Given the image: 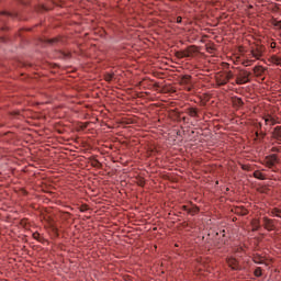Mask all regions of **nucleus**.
<instances>
[{
    "label": "nucleus",
    "mask_w": 281,
    "mask_h": 281,
    "mask_svg": "<svg viewBox=\"0 0 281 281\" xmlns=\"http://www.w3.org/2000/svg\"><path fill=\"white\" fill-rule=\"evenodd\" d=\"M272 137L276 139V142L281 144V126L274 127L273 133H272Z\"/></svg>",
    "instance_id": "obj_8"
},
{
    "label": "nucleus",
    "mask_w": 281,
    "mask_h": 281,
    "mask_svg": "<svg viewBox=\"0 0 281 281\" xmlns=\"http://www.w3.org/2000/svg\"><path fill=\"white\" fill-rule=\"evenodd\" d=\"M187 113L188 115H190V117H199V112L194 108H189L187 110Z\"/></svg>",
    "instance_id": "obj_12"
},
{
    "label": "nucleus",
    "mask_w": 281,
    "mask_h": 281,
    "mask_svg": "<svg viewBox=\"0 0 281 281\" xmlns=\"http://www.w3.org/2000/svg\"><path fill=\"white\" fill-rule=\"evenodd\" d=\"M254 177H255V179H259L260 181H265V179H266L265 175L260 171H255Z\"/></svg>",
    "instance_id": "obj_15"
},
{
    "label": "nucleus",
    "mask_w": 281,
    "mask_h": 281,
    "mask_svg": "<svg viewBox=\"0 0 281 281\" xmlns=\"http://www.w3.org/2000/svg\"><path fill=\"white\" fill-rule=\"evenodd\" d=\"M233 74L234 78H236V85H247V82H249V76H251V72L238 68H236Z\"/></svg>",
    "instance_id": "obj_1"
},
{
    "label": "nucleus",
    "mask_w": 281,
    "mask_h": 281,
    "mask_svg": "<svg viewBox=\"0 0 281 281\" xmlns=\"http://www.w3.org/2000/svg\"><path fill=\"white\" fill-rule=\"evenodd\" d=\"M272 151H273V153H280V149L277 148V147H274V148H272Z\"/></svg>",
    "instance_id": "obj_27"
},
{
    "label": "nucleus",
    "mask_w": 281,
    "mask_h": 281,
    "mask_svg": "<svg viewBox=\"0 0 281 281\" xmlns=\"http://www.w3.org/2000/svg\"><path fill=\"white\" fill-rule=\"evenodd\" d=\"M236 213H237V214H241V216H247L248 211H247V209H238V210L236 211Z\"/></svg>",
    "instance_id": "obj_19"
},
{
    "label": "nucleus",
    "mask_w": 281,
    "mask_h": 281,
    "mask_svg": "<svg viewBox=\"0 0 281 281\" xmlns=\"http://www.w3.org/2000/svg\"><path fill=\"white\" fill-rule=\"evenodd\" d=\"M233 102V106H236V109H240V106H243L244 102L243 99L238 98V97H234L232 99Z\"/></svg>",
    "instance_id": "obj_10"
},
{
    "label": "nucleus",
    "mask_w": 281,
    "mask_h": 281,
    "mask_svg": "<svg viewBox=\"0 0 281 281\" xmlns=\"http://www.w3.org/2000/svg\"><path fill=\"white\" fill-rule=\"evenodd\" d=\"M232 78H234V71L232 70L217 72L215 76L217 87H225V85H227Z\"/></svg>",
    "instance_id": "obj_2"
},
{
    "label": "nucleus",
    "mask_w": 281,
    "mask_h": 281,
    "mask_svg": "<svg viewBox=\"0 0 281 281\" xmlns=\"http://www.w3.org/2000/svg\"><path fill=\"white\" fill-rule=\"evenodd\" d=\"M1 14H7L8 16H10V13H7V12H1Z\"/></svg>",
    "instance_id": "obj_29"
},
{
    "label": "nucleus",
    "mask_w": 281,
    "mask_h": 281,
    "mask_svg": "<svg viewBox=\"0 0 281 281\" xmlns=\"http://www.w3.org/2000/svg\"><path fill=\"white\" fill-rule=\"evenodd\" d=\"M272 214H274V216H278L279 218H281V209H274L272 211Z\"/></svg>",
    "instance_id": "obj_21"
},
{
    "label": "nucleus",
    "mask_w": 281,
    "mask_h": 281,
    "mask_svg": "<svg viewBox=\"0 0 281 281\" xmlns=\"http://www.w3.org/2000/svg\"><path fill=\"white\" fill-rule=\"evenodd\" d=\"M33 238H34L35 240H40V243L43 240V237H41V235L37 234V233H34V234H33Z\"/></svg>",
    "instance_id": "obj_23"
},
{
    "label": "nucleus",
    "mask_w": 281,
    "mask_h": 281,
    "mask_svg": "<svg viewBox=\"0 0 281 281\" xmlns=\"http://www.w3.org/2000/svg\"><path fill=\"white\" fill-rule=\"evenodd\" d=\"M263 120H265L267 126H276V124H278V120L276 119V116L270 115V114H267L263 117Z\"/></svg>",
    "instance_id": "obj_6"
},
{
    "label": "nucleus",
    "mask_w": 281,
    "mask_h": 281,
    "mask_svg": "<svg viewBox=\"0 0 281 281\" xmlns=\"http://www.w3.org/2000/svg\"><path fill=\"white\" fill-rule=\"evenodd\" d=\"M252 63H256V60L248 59V60H246V61L243 63V66H244V67H250V65H251Z\"/></svg>",
    "instance_id": "obj_22"
},
{
    "label": "nucleus",
    "mask_w": 281,
    "mask_h": 281,
    "mask_svg": "<svg viewBox=\"0 0 281 281\" xmlns=\"http://www.w3.org/2000/svg\"><path fill=\"white\" fill-rule=\"evenodd\" d=\"M271 60L274 65H281V58L278 56H272Z\"/></svg>",
    "instance_id": "obj_18"
},
{
    "label": "nucleus",
    "mask_w": 281,
    "mask_h": 281,
    "mask_svg": "<svg viewBox=\"0 0 281 281\" xmlns=\"http://www.w3.org/2000/svg\"><path fill=\"white\" fill-rule=\"evenodd\" d=\"M92 166H93L94 168H101L102 164H100V161H98V160H94V161L92 162Z\"/></svg>",
    "instance_id": "obj_24"
},
{
    "label": "nucleus",
    "mask_w": 281,
    "mask_h": 281,
    "mask_svg": "<svg viewBox=\"0 0 281 281\" xmlns=\"http://www.w3.org/2000/svg\"><path fill=\"white\" fill-rule=\"evenodd\" d=\"M145 183H146V182H145L144 180H139V181H138V186H140L142 188H144Z\"/></svg>",
    "instance_id": "obj_25"
},
{
    "label": "nucleus",
    "mask_w": 281,
    "mask_h": 281,
    "mask_svg": "<svg viewBox=\"0 0 281 281\" xmlns=\"http://www.w3.org/2000/svg\"><path fill=\"white\" fill-rule=\"evenodd\" d=\"M263 227L268 229V232H273V220H269L268 217H263Z\"/></svg>",
    "instance_id": "obj_7"
},
{
    "label": "nucleus",
    "mask_w": 281,
    "mask_h": 281,
    "mask_svg": "<svg viewBox=\"0 0 281 281\" xmlns=\"http://www.w3.org/2000/svg\"><path fill=\"white\" fill-rule=\"evenodd\" d=\"M278 162H279L278 155L276 154L266 157V166H268V168H276V165Z\"/></svg>",
    "instance_id": "obj_5"
},
{
    "label": "nucleus",
    "mask_w": 281,
    "mask_h": 281,
    "mask_svg": "<svg viewBox=\"0 0 281 281\" xmlns=\"http://www.w3.org/2000/svg\"><path fill=\"white\" fill-rule=\"evenodd\" d=\"M178 58H190L192 56V53L190 50H184L177 53Z\"/></svg>",
    "instance_id": "obj_11"
},
{
    "label": "nucleus",
    "mask_w": 281,
    "mask_h": 281,
    "mask_svg": "<svg viewBox=\"0 0 281 281\" xmlns=\"http://www.w3.org/2000/svg\"><path fill=\"white\" fill-rule=\"evenodd\" d=\"M255 276H256V278H260V276H262V269L261 268H256L255 269Z\"/></svg>",
    "instance_id": "obj_20"
},
{
    "label": "nucleus",
    "mask_w": 281,
    "mask_h": 281,
    "mask_svg": "<svg viewBox=\"0 0 281 281\" xmlns=\"http://www.w3.org/2000/svg\"><path fill=\"white\" fill-rule=\"evenodd\" d=\"M182 210L187 213H189L191 216H194V214H199V207L194 206L193 209H189L188 206H182Z\"/></svg>",
    "instance_id": "obj_9"
},
{
    "label": "nucleus",
    "mask_w": 281,
    "mask_h": 281,
    "mask_svg": "<svg viewBox=\"0 0 281 281\" xmlns=\"http://www.w3.org/2000/svg\"><path fill=\"white\" fill-rule=\"evenodd\" d=\"M226 262L228 267L233 269V271H240V269H243V267H240V263H238V260H236V258L234 257L227 258Z\"/></svg>",
    "instance_id": "obj_4"
},
{
    "label": "nucleus",
    "mask_w": 281,
    "mask_h": 281,
    "mask_svg": "<svg viewBox=\"0 0 281 281\" xmlns=\"http://www.w3.org/2000/svg\"><path fill=\"white\" fill-rule=\"evenodd\" d=\"M276 27H280V29H281V21H278V22L276 23Z\"/></svg>",
    "instance_id": "obj_26"
},
{
    "label": "nucleus",
    "mask_w": 281,
    "mask_h": 281,
    "mask_svg": "<svg viewBox=\"0 0 281 281\" xmlns=\"http://www.w3.org/2000/svg\"><path fill=\"white\" fill-rule=\"evenodd\" d=\"M252 260L256 265H265V258L261 256H255Z\"/></svg>",
    "instance_id": "obj_14"
},
{
    "label": "nucleus",
    "mask_w": 281,
    "mask_h": 281,
    "mask_svg": "<svg viewBox=\"0 0 281 281\" xmlns=\"http://www.w3.org/2000/svg\"><path fill=\"white\" fill-rule=\"evenodd\" d=\"M262 54H265V47L262 46H257L250 49V56H252L255 60H260V58H262Z\"/></svg>",
    "instance_id": "obj_3"
},
{
    "label": "nucleus",
    "mask_w": 281,
    "mask_h": 281,
    "mask_svg": "<svg viewBox=\"0 0 281 281\" xmlns=\"http://www.w3.org/2000/svg\"><path fill=\"white\" fill-rule=\"evenodd\" d=\"M254 74H256V76H262V74H265V68H262V66H257L252 69Z\"/></svg>",
    "instance_id": "obj_13"
},
{
    "label": "nucleus",
    "mask_w": 281,
    "mask_h": 281,
    "mask_svg": "<svg viewBox=\"0 0 281 281\" xmlns=\"http://www.w3.org/2000/svg\"><path fill=\"white\" fill-rule=\"evenodd\" d=\"M114 77H115V74L106 72L104 75V80H106V82H111V81H113Z\"/></svg>",
    "instance_id": "obj_16"
},
{
    "label": "nucleus",
    "mask_w": 281,
    "mask_h": 281,
    "mask_svg": "<svg viewBox=\"0 0 281 281\" xmlns=\"http://www.w3.org/2000/svg\"><path fill=\"white\" fill-rule=\"evenodd\" d=\"M177 23H181V16L177 18Z\"/></svg>",
    "instance_id": "obj_28"
},
{
    "label": "nucleus",
    "mask_w": 281,
    "mask_h": 281,
    "mask_svg": "<svg viewBox=\"0 0 281 281\" xmlns=\"http://www.w3.org/2000/svg\"><path fill=\"white\" fill-rule=\"evenodd\" d=\"M252 227L255 232H258V229H260V220H254Z\"/></svg>",
    "instance_id": "obj_17"
}]
</instances>
